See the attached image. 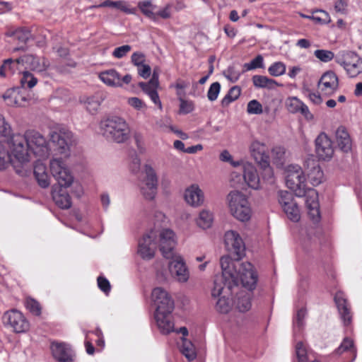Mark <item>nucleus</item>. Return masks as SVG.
<instances>
[{
	"mask_svg": "<svg viewBox=\"0 0 362 362\" xmlns=\"http://www.w3.org/2000/svg\"><path fill=\"white\" fill-rule=\"evenodd\" d=\"M222 274L216 275L214 280L212 296H219L226 292L225 286L231 290L240 284L250 291L255 288L257 282V275L250 262H233L228 255L223 256L220 259Z\"/></svg>",
	"mask_w": 362,
	"mask_h": 362,
	"instance_id": "f257e3e1",
	"label": "nucleus"
},
{
	"mask_svg": "<svg viewBox=\"0 0 362 362\" xmlns=\"http://www.w3.org/2000/svg\"><path fill=\"white\" fill-rule=\"evenodd\" d=\"M6 147L10 156L11 165L16 173L22 177L30 173V153L26 134H15L7 140Z\"/></svg>",
	"mask_w": 362,
	"mask_h": 362,
	"instance_id": "f03ea898",
	"label": "nucleus"
},
{
	"mask_svg": "<svg viewBox=\"0 0 362 362\" xmlns=\"http://www.w3.org/2000/svg\"><path fill=\"white\" fill-rule=\"evenodd\" d=\"M101 134L107 139L124 143L129 137L130 129L127 122L119 117L103 119L100 123Z\"/></svg>",
	"mask_w": 362,
	"mask_h": 362,
	"instance_id": "7ed1b4c3",
	"label": "nucleus"
},
{
	"mask_svg": "<svg viewBox=\"0 0 362 362\" xmlns=\"http://www.w3.org/2000/svg\"><path fill=\"white\" fill-rule=\"evenodd\" d=\"M228 207L231 214L238 220L245 222L250 219L252 211L245 194L238 192H231L228 195Z\"/></svg>",
	"mask_w": 362,
	"mask_h": 362,
	"instance_id": "20e7f679",
	"label": "nucleus"
},
{
	"mask_svg": "<svg viewBox=\"0 0 362 362\" xmlns=\"http://www.w3.org/2000/svg\"><path fill=\"white\" fill-rule=\"evenodd\" d=\"M286 184L290 189L295 192L296 196L303 197L305 194L306 178L300 165L291 164L286 167Z\"/></svg>",
	"mask_w": 362,
	"mask_h": 362,
	"instance_id": "39448f33",
	"label": "nucleus"
},
{
	"mask_svg": "<svg viewBox=\"0 0 362 362\" xmlns=\"http://www.w3.org/2000/svg\"><path fill=\"white\" fill-rule=\"evenodd\" d=\"M29 153L38 160L46 159L50 154V148L45 137L35 131L25 132Z\"/></svg>",
	"mask_w": 362,
	"mask_h": 362,
	"instance_id": "423d86ee",
	"label": "nucleus"
},
{
	"mask_svg": "<svg viewBox=\"0 0 362 362\" xmlns=\"http://www.w3.org/2000/svg\"><path fill=\"white\" fill-rule=\"evenodd\" d=\"M50 172L57 182L59 186L64 188L69 187L73 182L74 177L62 158H53L49 163Z\"/></svg>",
	"mask_w": 362,
	"mask_h": 362,
	"instance_id": "0eeeda50",
	"label": "nucleus"
},
{
	"mask_svg": "<svg viewBox=\"0 0 362 362\" xmlns=\"http://www.w3.org/2000/svg\"><path fill=\"white\" fill-rule=\"evenodd\" d=\"M72 133L66 128H57L49 134L50 141L54 146V151L64 158L69 156L72 142Z\"/></svg>",
	"mask_w": 362,
	"mask_h": 362,
	"instance_id": "6e6552de",
	"label": "nucleus"
},
{
	"mask_svg": "<svg viewBox=\"0 0 362 362\" xmlns=\"http://www.w3.org/2000/svg\"><path fill=\"white\" fill-rule=\"evenodd\" d=\"M145 177L139 181V187L146 199L152 200L157 194L158 179L155 170L149 165H144Z\"/></svg>",
	"mask_w": 362,
	"mask_h": 362,
	"instance_id": "1a4fd4ad",
	"label": "nucleus"
},
{
	"mask_svg": "<svg viewBox=\"0 0 362 362\" xmlns=\"http://www.w3.org/2000/svg\"><path fill=\"white\" fill-rule=\"evenodd\" d=\"M151 230L157 233V247H159L163 256L166 259L173 257L175 255L173 250L176 244L174 232L170 229L157 230L156 228Z\"/></svg>",
	"mask_w": 362,
	"mask_h": 362,
	"instance_id": "9d476101",
	"label": "nucleus"
},
{
	"mask_svg": "<svg viewBox=\"0 0 362 362\" xmlns=\"http://www.w3.org/2000/svg\"><path fill=\"white\" fill-rule=\"evenodd\" d=\"M224 243L227 251L235 260L245 256V245L240 234L235 230H228L224 235Z\"/></svg>",
	"mask_w": 362,
	"mask_h": 362,
	"instance_id": "9b49d317",
	"label": "nucleus"
},
{
	"mask_svg": "<svg viewBox=\"0 0 362 362\" xmlns=\"http://www.w3.org/2000/svg\"><path fill=\"white\" fill-rule=\"evenodd\" d=\"M315 151L319 160H330L334 153L332 139L325 132L318 134L315 140Z\"/></svg>",
	"mask_w": 362,
	"mask_h": 362,
	"instance_id": "f8f14e48",
	"label": "nucleus"
},
{
	"mask_svg": "<svg viewBox=\"0 0 362 362\" xmlns=\"http://www.w3.org/2000/svg\"><path fill=\"white\" fill-rule=\"evenodd\" d=\"M279 202L289 220L293 222H298L300 220V209L290 192L280 191L279 192Z\"/></svg>",
	"mask_w": 362,
	"mask_h": 362,
	"instance_id": "ddd939ff",
	"label": "nucleus"
},
{
	"mask_svg": "<svg viewBox=\"0 0 362 362\" xmlns=\"http://www.w3.org/2000/svg\"><path fill=\"white\" fill-rule=\"evenodd\" d=\"M3 322L10 326L17 333L25 332L29 329V322L23 313L16 309L4 313Z\"/></svg>",
	"mask_w": 362,
	"mask_h": 362,
	"instance_id": "4468645a",
	"label": "nucleus"
},
{
	"mask_svg": "<svg viewBox=\"0 0 362 362\" xmlns=\"http://www.w3.org/2000/svg\"><path fill=\"white\" fill-rule=\"evenodd\" d=\"M157 233L150 230L139 242L138 254L144 259H151L155 255L157 248Z\"/></svg>",
	"mask_w": 362,
	"mask_h": 362,
	"instance_id": "2eb2a0df",
	"label": "nucleus"
},
{
	"mask_svg": "<svg viewBox=\"0 0 362 362\" xmlns=\"http://www.w3.org/2000/svg\"><path fill=\"white\" fill-rule=\"evenodd\" d=\"M169 263V270L171 276L179 283H186L189 279V271L183 257L174 255Z\"/></svg>",
	"mask_w": 362,
	"mask_h": 362,
	"instance_id": "dca6fc26",
	"label": "nucleus"
},
{
	"mask_svg": "<svg viewBox=\"0 0 362 362\" xmlns=\"http://www.w3.org/2000/svg\"><path fill=\"white\" fill-rule=\"evenodd\" d=\"M317 88L325 96H332L339 89V78L332 71L325 72L320 77Z\"/></svg>",
	"mask_w": 362,
	"mask_h": 362,
	"instance_id": "f3484780",
	"label": "nucleus"
},
{
	"mask_svg": "<svg viewBox=\"0 0 362 362\" xmlns=\"http://www.w3.org/2000/svg\"><path fill=\"white\" fill-rule=\"evenodd\" d=\"M152 300L156 306L155 313L173 310L174 301L168 293L162 288H155L151 293Z\"/></svg>",
	"mask_w": 362,
	"mask_h": 362,
	"instance_id": "a211bd4d",
	"label": "nucleus"
},
{
	"mask_svg": "<svg viewBox=\"0 0 362 362\" xmlns=\"http://www.w3.org/2000/svg\"><path fill=\"white\" fill-rule=\"evenodd\" d=\"M21 65L24 69L43 73L49 67V62L45 58H40L33 54H25L20 57Z\"/></svg>",
	"mask_w": 362,
	"mask_h": 362,
	"instance_id": "6ab92c4d",
	"label": "nucleus"
},
{
	"mask_svg": "<svg viewBox=\"0 0 362 362\" xmlns=\"http://www.w3.org/2000/svg\"><path fill=\"white\" fill-rule=\"evenodd\" d=\"M334 301L337 305L340 318L345 326H348L352 321V313L350 304L341 291H338L334 296Z\"/></svg>",
	"mask_w": 362,
	"mask_h": 362,
	"instance_id": "aec40b11",
	"label": "nucleus"
},
{
	"mask_svg": "<svg viewBox=\"0 0 362 362\" xmlns=\"http://www.w3.org/2000/svg\"><path fill=\"white\" fill-rule=\"evenodd\" d=\"M305 204L308 210V215L314 222L320 220L319 203L317 201V193L313 189L305 190Z\"/></svg>",
	"mask_w": 362,
	"mask_h": 362,
	"instance_id": "412c9836",
	"label": "nucleus"
},
{
	"mask_svg": "<svg viewBox=\"0 0 362 362\" xmlns=\"http://www.w3.org/2000/svg\"><path fill=\"white\" fill-rule=\"evenodd\" d=\"M173 310L155 313V320L157 326L163 334H168L174 331V322L172 317Z\"/></svg>",
	"mask_w": 362,
	"mask_h": 362,
	"instance_id": "4be33fe9",
	"label": "nucleus"
},
{
	"mask_svg": "<svg viewBox=\"0 0 362 362\" xmlns=\"http://www.w3.org/2000/svg\"><path fill=\"white\" fill-rule=\"evenodd\" d=\"M52 355L59 362H71L74 354L70 346L64 343L53 342L51 345Z\"/></svg>",
	"mask_w": 362,
	"mask_h": 362,
	"instance_id": "5701e85b",
	"label": "nucleus"
},
{
	"mask_svg": "<svg viewBox=\"0 0 362 362\" xmlns=\"http://www.w3.org/2000/svg\"><path fill=\"white\" fill-rule=\"evenodd\" d=\"M185 202L190 206L198 207L204 202L203 191L197 185H192L185 189L184 194Z\"/></svg>",
	"mask_w": 362,
	"mask_h": 362,
	"instance_id": "b1692460",
	"label": "nucleus"
},
{
	"mask_svg": "<svg viewBox=\"0 0 362 362\" xmlns=\"http://www.w3.org/2000/svg\"><path fill=\"white\" fill-rule=\"evenodd\" d=\"M63 186L54 185L52 187V196L53 201L59 208L68 209L71 206V199Z\"/></svg>",
	"mask_w": 362,
	"mask_h": 362,
	"instance_id": "393cba45",
	"label": "nucleus"
},
{
	"mask_svg": "<svg viewBox=\"0 0 362 362\" xmlns=\"http://www.w3.org/2000/svg\"><path fill=\"white\" fill-rule=\"evenodd\" d=\"M335 139L339 149L344 152L349 153L351 151L353 141L344 126H339L335 132Z\"/></svg>",
	"mask_w": 362,
	"mask_h": 362,
	"instance_id": "a878e982",
	"label": "nucleus"
},
{
	"mask_svg": "<svg viewBox=\"0 0 362 362\" xmlns=\"http://www.w3.org/2000/svg\"><path fill=\"white\" fill-rule=\"evenodd\" d=\"M286 107L291 113L300 112L308 120L313 119V115L310 112L308 107L296 97L288 98L286 100Z\"/></svg>",
	"mask_w": 362,
	"mask_h": 362,
	"instance_id": "bb28decb",
	"label": "nucleus"
},
{
	"mask_svg": "<svg viewBox=\"0 0 362 362\" xmlns=\"http://www.w3.org/2000/svg\"><path fill=\"white\" fill-rule=\"evenodd\" d=\"M243 178L250 187L254 189L259 188V177L255 166L251 163H243Z\"/></svg>",
	"mask_w": 362,
	"mask_h": 362,
	"instance_id": "cd10ccee",
	"label": "nucleus"
},
{
	"mask_svg": "<svg viewBox=\"0 0 362 362\" xmlns=\"http://www.w3.org/2000/svg\"><path fill=\"white\" fill-rule=\"evenodd\" d=\"M308 169L307 172L308 180L313 186H317L321 184L324 180V173L320 166L313 160L307 161Z\"/></svg>",
	"mask_w": 362,
	"mask_h": 362,
	"instance_id": "c85d7f7f",
	"label": "nucleus"
},
{
	"mask_svg": "<svg viewBox=\"0 0 362 362\" xmlns=\"http://www.w3.org/2000/svg\"><path fill=\"white\" fill-rule=\"evenodd\" d=\"M3 97L6 103L9 106L23 107L27 103V98L21 93L18 88L6 90Z\"/></svg>",
	"mask_w": 362,
	"mask_h": 362,
	"instance_id": "c756f323",
	"label": "nucleus"
},
{
	"mask_svg": "<svg viewBox=\"0 0 362 362\" xmlns=\"http://www.w3.org/2000/svg\"><path fill=\"white\" fill-rule=\"evenodd\" d=\"M105 98V93L98 91L93 95L84 98L81 101L84 103L86 110L90 114L94 115L98 112Z\"/></svg>",
	"mask_w": 362,
	"mask_h": 362,
	"instance_id": "7c9ffc66",
	"label": "nucleus"
},
{
	"mask_svg": "<svg viewBox=\"0 0 362 362\" xmlns=\"http://www.w3.org/2000/svg\"><path fill=\"white\" fill-rule=\"evenodd\" d=\"M139 86L141 88L144 93L150 98L151 101L157 105L160 110H162V103L158 93L159 84L149 80L148 82H139Z\"/></svg>",
	"mask_w": 362,
	"mask_h": 362,
	"instance_id": "2f4dec72",
	"label": "nucleus"
},
{
	"mask_svg": "<svg viewBox=\"0 0 362 362\" xmlns=\"http://www.w3.org/2000/svg\"><path fill=\"white\" fill-rule=\"evenodd\" d=\"M23 66L20 61V57L13 60L12 59H6L0 66V77H7L16 73H21Z\"/></svg>",
	"mask_w": 362,
	"mask_h": 362,
	"instance_id": "473e14b6",
	"label": "nucleus"
},
{
	"mask_svg": "<svg viewBox=\"0 0 362 362\" xmlns=\"http://www.w3.org/2000/svg\"><path fill=\"white\" fill-rule=\"evenodd\" d=\"M33 173L38 185L42 187H47L49 184V177L47 173L46 165L38 160L33 168Z\"/></svg>",
	"mask_w": 362,
	"mask_h": 362,
	"instance_id": "72a5a7b5",
	"label": "nucleus"
},
{
	"mask_svg": "<svg viewBox=\"0 0 362 362\" xmlns=\"http://www.w3.org/2000/svg\"><path fill=\"white\" fill-rule=\"evenodd\" d=\"M99 78L107 86L122 87L121 76L115 69H108L99 74Z\"/></svg>",
	"mask_w": 362,
	"mask_h": 362,
	"instance_id": "f704fd0d",
	"label": "nucleus"
},
{
	"mask_svg": "<svg viewBox=\"0 0 362 362\" xmlns=\"http://www.w3.org/2000/svg\"><path fill=\"white\" fill-rule=\"evenodd\" d=\"M358 56L354 52L341 50L336 54L335 62L342 66L345 71L349 64L356 62L354 59H357Z\"/></svg>",
	"mask_w": 362,
	"mask_h": 362,
	"instance_id": "c9c22d12",
	"label": "nucleus"
},
{
	"mask_svg": "<svg viewBox=\"0 0 362 362\" xmlns=\"http://www.w3.org/2000/svg\"><path fill=\"white\" fill-rule=\"evenodd\" d=\"M226 292H223L219 296H211L214 298H218L216 303V309L221 313H227L231 308L230 300L228 297L230 293V290H228L227 286H225Z\"/></svg>",
	"mask_w": 362,
	"mask_h": 362,
	"instance_id": "e433bc0d",
	"label": "nucleus"
},
{
	"mask_svg": "<svg viewBox=\"0 0 362 362\" xmlns=\"http://www.w3.org/2000/svg\"><path fill=\"white\" fill-rule=\"evenodd\" d=\"M252 156L257 163L265 162L267 158L266 154V146L263 143L258 141H253L250 146Z\"/></svg>",
	"mask_w": 362,
	"mask_h": 362,
	"instance_id": "4c0bfd02",
	"label": "nucleus"
},
{
	"mask_svg": "<svg viewBox=\"0 0 362 362\" xmlns=\"http://www.w3.org/2000/svg\"><path fill=\"white\" fill-rule=\"evenodd\" d=\"M98 6L115 8L127 14H134L136 11L135 8H130L128 2L124 0H119L115 1L111 0H106L103 3L100 4Z\"/></svg>",
	"mask_w": 362,
	"mask_h": 362,
	"instance_id": "58836bf2",
	"label": "nucleus"
},
{
	"mask_svg": "<svg viewBox=\"0 0 362 362\" xmlns=\"http://www.w3.org/2000/svg\"><path fill=\"white\" fill-rule=\"evenodd\" d=\"M180 351L189 361H193L197 357V352L194 344L191 341L185 337L182 338L181 344H180Z\"/></svg>",
	"mask_w": 362,
	"mask_h": 362,
	"instance_id": "ea45409f",
	"label": "nucleus"
},
{
	"mask_svg": "<svg viewBox=\"0 0 362 362\" xmlns=\"http://www.w3.org/2000/svg\"><path fill=\"white\" fill-rule=\"evenodd\" d=\"M253 85L258 88H274L275 86H279L278 83L272 78L265 76L255 75L252 78Z\"/></svg>",
	"mask_w": 362,
	"mask_h": 362,
	"instance_id": "a19ab883",
	"label": "nucleus"
},
{
	"mask_svg": "<svg viewBox=\"0 0 362 362\" xmlns=\"http://www.w3.org/2000/svg\"><path fill=\"white\" fill-rule=\"evenodd\" d=\"M19 81L23 88H33L37 83V78L33 73L28 70H23L21 71Z\"/></svg>",
	"mask_w": 362,
	"mask_h": 362,
	"instance_id": "79ce46f5",
	"label": "nucleus"
},
{
	"mask_svg": "<svg viewBox=\"0 0 362 362\" xmlns=\"http://www.w3.org/2000/svg\"><path fill=\"white\" fill-rule=\"evenodd\" d=\"M196 222L198 226L203 229L209 228L214 222V214L208 209H203L200 211Z\"/></svg>",
	"mask_w": 362,
	"mask_h": 362,
	"instance_id": "37998d69",
	"label": "nucleus"
},
{
	"mask_svg": "<svg viewBox=\"0 0 362 362\" xmlns=\"http://www.w3.org/2000/svg\"><path fill=\"white\" fill-rule=\"evenodd\" d=\"M138 7L141 12L149 18L150 19L156 21V15H155V9L156 6L152 3L151 0H144L138 3Z\"/></svg>",
	"mask_w": 362,
	"mask_h": 362,
	"instance_id": "c03bdc74",
	"label": "nucleus"
},
{
	"mask_svg": "<svg viewBox=\"0 0 362 362\" xmlns=\"http://www.w3.org/2000/svg\"><path fill=\"white\" fill-rule=\"evenodd\" d=\"M241 93L239 86H235L230 88L228 93L221 100V105L223 107L228 106L230 103L238 98Z\"/></svg>",
	"mask_w": 362,
	"mask_h": 362,
	"instance_id": "a18cd8bd",
	"label": "nucleus"
},
{
	"mask_svg": "<svg viewBox=\"0 0 362 362\" xmlns=\"http://www.w3.org/2000/svg\"><path fill=\"white\" fill-rule=\"evenodd\" d=\"M236 307L240 312L245 313L251 308V296L250 293L240 294L236 301Z\"/></svg>",
	"mask_w": 362,
	"mask_h": 362,
	"instance_id": "49530a36",
	"label": "nucleus"
},
{
	"mask_svg": "<svg viewBox=\"0 0 362 362\" xmlns=\"http://www.w3.org/2000/svg\"><path fill=\"white\" fill-rule=\"evenodd\" d=\"M356 62L349 64L345 70L346 74L351 78H355L362 73V58L357 57Z\"/></svg>",
	"mask_w": 362,
	"mask_h": 362,
	"instance_id": "de8ad7c7",
	"label": "nucleus"
},
{
	"mask_svg": "<svg viewBox=\"0 0 362 362\" xmlns=\"http://www.w3.org/2000/svg\"><path fill=\"white\" fill-rule=\"evenodd\" d=\"M223 76L230 82L235 83L242 74V71L235 65L229 66L223 72Z\"/></svg>",
	"mask_w": 362,
	"mask_h": 362,
	"instance_id": "09e8293b",
	"label": "nucleus"
},
{
	"mask_svg": "<svg viewBox=\"0 0 362 362\" xmlns=\"http://www.w3.org/2000/svg\"><path fill=\"white\" fill-rule=\"evenodd\" d=\"M286 66L282 62H276L268 68L269 74L274 77L280 76L286 73Z\"/></svg>",
	"mask_w": 362,
	"mask_h": 362,
	"instance_id": "8fccbe9b",
	"label": "nucleus"
},
{
	"mask_svg": "<svg viewBox=\"0 0 362 362\" xmlns=\"http://www.w3.org/2000/svg\"><path fill=\"white\" fill-rule=\"evenodd\" d=\"M312 20L318 24H328L331 22L329 14L324 10H318L311 15Z\"/></svg>",
	"mask_w": 362,
	"mask_h": 362,
	"instance_id": "3c124183",
	"label": "nucleus"
},
{
	"mask_svg": "<svg viewBox=\"0 0 362 362\" xmlns=\"http://www.w3.org/2000/svg\"><path fill=\"white\" fill-rule=\"evenodd\" d=\"M314 55L317 59L324 63L329 62L333 59H335L336 57L333 52L327 49H317L314 52Z\"/></svg>",
	"mask_w": 362,
	"mask_h": 362,
	"instance_id": "603ef678",
	"label": "nucleus"
},
{
	"mask_svg": "<svg viewBox=\"0 0 362 362\" xmlns=\"http://www.w3.org/2000/svg\"><path fill=\"white\" fill-rule=\"evenodd\" d=\"M296 354L298 362H308V352L303 342L299 341L296 346Z\"/></svg>",
	"mask_w": 362,
	"mask_h": 362,
	"instance_id": "864d4df0",
	"label": "nucleus"
},
{
	"mask_svg": "<svg viewBox=\"0 0 362 362\" xmlns=\"http://www.w3.org/2000/svg\"><path fill=\"white\" fill-rule=\"evenodd\" d=\"M264 67V59L261 54H258L255 59H253L250 63L244 64L245 71H250L258 68Z\"/></svg>",
	"mask_w": 362,
	"mask_h": 362,
	"instance_id": "5fc2aeb1",
	"label": "nucleus"
},
{
	"mask_svg": "<svg viewBox=\"0 0 362 362\" xmlns=\"http://www.w3.org/2000/svg\"><path fill=\"white\" fill-rule=\"evenodd\" d=\"M220 91L221 84L218 82L211 83L207 92L208 100L211 102L215 101L218 98Z\"/></svg>",
	"mask_w": 362,
	"mask_h": 362,
	"instance_id": "6e6d98bb",
	"label": "nucleus"
},
{
	"mask_svg": "<svg viewBox=\"0 0 362 362\" xmlns=\"http://www.w3.org/2000/svg\"><path fill=\"white\" fill-rule=\"evenodd\" d=\"M12 35L21 43H26L31 36L30 31L25 28L16 30Z\"/></svg>",
	"mask_w": 362,
	"mask_h": 362,
	"instance_id": "4d7b16f0",
	"label": "nucleus"
},
{
	"mask_svg": "<svg viewBox=\"0 0 362 362\" xmlns=\"http://www.w3.org/2000/svg\"><path fill=\"white\" fill-rule=\"evenodd\" d=\"M306 315V310L304 308H301L298 310L295 320L293 321V327L296 331L297 329L298 331L301 329L304 325V319Z\"/></svg>",
	"mask_w": 362,
	"mask_h": 362,
	"instance_id": "13d9d810",
	"label": "nucleus"
},
{
	"mask_svg": "<svg viewBox=\"0 0 362 362\" xmlns=\"http://www.w3.org/2000/svg\"><path fill=\"white\" fill-rule=\"evenodd\" d=\"M25 305L28 310L35 315H40L41 314V307L40 303L33 298H28L26 300Z\"/></svg>",
	"mask_w": 362,
	"mask_h": 362,
	"instance_id": "bf43d9fd",
	"label": "nucleus"
},
{
	"mask_svg": "<svg viewBox=\"0 0 362 362\" xmlns=\"http://www.w3.org/2000/svg\"><path fill=\"white\" fill-rule=\"evenodd\" d=\"M247 111L249 114L259 115L263 111L262 105L257 100H252L247 104Z\"/></svg>",
	"mask_w": 362,
	"mask_h": 362,
	"instance_id": "052dcab7",
	"label": "nucleus"
},
{
	"mask_svg": "<svg viewBox=\"0 0 362 362\" xmlns=\"http://www.w3.org/2000/svg\"><path fill=\"white\" fill-rule=\"evenodd\" d=\"M10 163V156L4 150V146L0 143V170L5 169Z\"/></svg>",
	"mask_w": 362,
	"mask_h": 362,
	"instance_id": "680f3d73",
	"label": "nucleus"
},
{
	"mask_svg": "<svg viewBox=\"0 0 362 362\" xmlns=\"http://www.w3.org/2000/svg\"><path fill=\"white\" fill-rule=\"evenodd\" d=\"M132 50V47L129 45H124L116 47L112 52V56L116 59H122L125 57Z\"/></svg>",
	"mask_w": 362,
	"mask_h": 362,
	"instance_id": "e2e57ef3",
	"label": "nucleus"
},
{
	"mask_svg": "<svg viewBox=\"0 0 362 362\" xmlns=\"http://www.w3.org/2000/svg\"><path fill=\"white\" fill-rule=\"evenodd\" d=\"M127 103L136 110H142L146 108V103L137 97H132L128 98Z\"/></svg>",
	"mask_w": 362,
	"mask_h": 362,
	"instance_id": "0e129e2a",
	"label": "nucleus"
},
{
	"mask_svg": "<svg viewBox=\"0 0 362 362\" xmlns=\"http://www.w3.org/2000/svg\"><path fill=\"white\" fill-rule=\"evenodd\" d=\"M349 350H351V351H354V341L349 338H345L343 340V341L341 342V345L338 347V349H337L336 351L337 354H341L343 352L349 351Z\"/></svg>",
	"mask_w": 362,
	"mask_h": 362,
	"instance_id": "69168bd1",
	"label": "nucleus"
},
{
	"mask_svg": "<svg viewBox=\"0 0 362 362\" xmlns=\"http://www.w3.org/2000/svg\"><path fill=\"white\" fill-rule=\"evenodd\" d=\"M11 133V127L4 117L0 115V139L8 136Z\"/></svg>",
	"mask_w": 362,
	"mask_h": 362,
	"instance_id": "338daca9",
	"label": "nucleus"
},
{
	"mask_svg": "<svg viewBox=\"0 0 362 362\" xmlns=\"http://www.w3.org/2000/svg\"><path fill=\"white\" fill-rule=\"evenodd\" d=\"M180 113L181 114H188L193 111L194 105L191 101L185 100L182 98L180 99Z\"/></svg>",
	"mask_w": 362,
	"mask_h": 362,
	"instance_id": "774afa93",
	"label": "nucleus"
}]
</instances>
